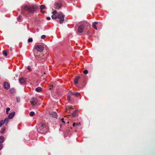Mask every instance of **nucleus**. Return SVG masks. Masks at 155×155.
<instances>
[{"mask_svg": "<svg viewBox=\"0 0 155 155\" xmlns=\"http://www.w3.org/2000/svg\"><path fill=\"white\" fill-rule=\"evenodd\" d=\"M40 130L43 132H46L49 130L47 124L42 123L40 127Z\"/></svg>", "mask_w": 155, "mask_h": 155, "instance_id": "1", "label": "nucleus"}, {"mask_svg": "<svg viewBox=\"0 0 155 155\" xmlns=\"http://www.w3.org/2000/svg\"><path fill=\"white\" fill-rule=\"evenodd\" d=\"M64 15L62 13L58 14L57 18L60 19L59 22L61 24L64 21Z\"/></svg>", "mask_w": 155, "mask_h": 155, "instance_id": "2", "label": "nucleus"}, {"mask_svg": "<svg viewBox=\"0 0 155 155\" xmlns=\"http://www.w3.org/2000/svg\"><path fill=\"white\" fill-rule=\"evenodd\" d=\"M35 48L37 51L40 52H41L43 51L44 47L42 45H36L35 47Z\"/></svg>", "mask_w": 155, "mask_h": 155, "instance_id": "3", "label": "nucleus"}, {"mask_svg": "<svg viewBox=\"0 0 155 155\" xmlns=\"http://www.w3.org/2000/svg\"><path fill=\"white\" fill-rule=\"evenodd\" d=\"M38 102V100L37 98L33 97L31 99L30 101V103L32 106H34L36 105Z\"/></svg>", "mask_w": 155, "mask_h": 155, "instance_id": "4", "label": "nucleus"}, {"mask_svg": "<svg viewBox=\"0 0 155 155\" xmlns=\"http://www.w3.org/2000/svg\"><path fill=\"white\" fill-rule=\"evenodd\" d=\"M3 87L6 90H8L10 88V84L7 82H4L3 83Z\"/></svg>", "mask_w": 155, "mask_h": 155, "instance_id": "5", "label": "nucleus"}, {"mask_svg": "<svg viewBox=\"0 0 155 155\" xmlns=\"http://www.w3.org/2000/svg\"><path fill=\"white\" fill-rule=\"evenodd\" d=\"M61 2H57L55 4L54 8L57 9H59L61 8Z\"/></svg>", "mask_w": 155, "mask_h": 155, "instance_id": "6", "label": "nucleus"}, {"mask_svg": "<svg viewBox=\"0 0 155 155\" xmlns=\"http://www.w3.org/2000/svg\"><path fill=\"white\" fill-rule=\"evenodd\" d=\"M84 28V26L83 25H81L79 26L78 29V31L79 33L83 32Z\"/></svg>", "mask_w": 155, "mask_h": 155, "instance_id": "7", "label": "nucleus"}, {"mask_svg": "<svg viewBox=\"0 0 155 155\" xmlns=\"http://www.w3.org/2000/svg\"><path fill=\"white\" fill-rule=\"evenodd\" d=\"M36 7L34 6H31L30 13H33L36 10Z\"/></svg>", "mask_w": 155, "mask_h": 155, "instance_id": "8", "label": "nucleus"}, {"mask_svg": "<svg viewBox=\"0 0 155 155\" xmlns=\"http://www.w3.org/2000/svg\"><path fill=\"white\" fill-rule=\"evenodd\" d=\"M15 114V112H13L9 114L8 116V118L9 119H12L14 117Z\"/></svg>", "mask_w": 155, "mask_h": 155, "instance_id": "9", "label": "nucleus"}, {"mask_svg": "<svg viewBox=\"0 0 155 155\" xmlns=\"http://www.w3.org/2000/svg\"><path fill=\"white\" fill-rule=\"evenodd\" d=\"M30 7L31 6L25 5L24 6V10L25 11H27L28 12L30 13Z\"/></svg>", "mask_w": 155, "mask_h": 155, "instance_id": "10", "label": "nucleus"}, {"mask_svg": "<svg viewBox=\"0 0 155 155\" xmlns=\"http://www.w3.org/2000/svg\"><path fill=\"white\" fill-rule=\"evenodd\" d=\"M19 81L21 83L25 84V80L23 78H21L19 79Z\"/></svg>", "mask_w": 155, "mask_h": 155, "instance_id": "11", "label": "nucleus"}, {"mask_svg": "<svg viewBox=\"0 0 155 155\" xmlns=\"http://www.w3.org/2000/svg\"><path fill=\"white\" fill-rule=\"evenodd\" d=\"M80 77L79 76L77 77L74 81V83L75 84H77L78 83V81L80 79Z\"/></svg>", "mask_w": 155, "mask_h": 155, "instance_id": "12", "label": "nucleus"}, {"mask_svg": "<svg viewBox=\"0 0 155 155\" xmlns=\"http://www.w3.org/2000/svg\"><path fill=\"white\" fill-rule=\"evenodd\" d=\"M98 23V22H94L92 24V27L96 30H97V28L96 25Z\"/></svg>", "mask_w": 155, "mask_h": 155, "instance_id": "13", "label": "nucleus"}, {"mask_svg": "<svg viewBox=\"0 0 155 155\" xmlns=\"http://www.w3.org/2000/svg\"><path fill=\"white\" fill-rule=\"evenodd\" d=\"M42 90V88L40 87H38L35 89V91L38 92H41Z\"/></svg>", "mask_w": 155, "mask_h": 155, "instance_id": "14", "label": "nucleus"}, {"mask_svg": "<svg viewBox=\"0 0 155 155\" xmlns=\"http://www.w3.org/2000/svg\"><path fill=\"white\" fill-rule=\"evenodd\" d=\"M51 115L54 117H57V114L55 112H52L51 114Z\"/></svg>", "mask_w": 155, "mask_h": 155, "instance_id": "15", "label": "nucleus"}, {"mask_svg": "<svg viewBox=\"0 0 155 155\" xmlns=\"http://www.w3.org/2000/svg\"><path fill=\"white\" fill-rule=\"evenodd\" d=\"M81 125L80 122L79 123H74L73 124V127H76L80 125Z\"/></svg>", "mask_w": 155, "mask_h": 155, "instance_id": "16", "label": "nucleus"}, {"mask_svg": "<svg viewBox=\"0 0 155 155\" xmlns=\"http://www.w3.org/2000/svg\"><path fill=\"white\" fill-rule=\"evenodd\" d=\"M3 54L4 55L5 57H7L8 55L7 51L4 50L2 52Z\"/></svg>", "mask_w": 155, "mask_h": 155, "instance_id": "17", "label": "nucleus"}, {"mask_svg": "<svg viewBox=\"0 0 155 155\" xmlns=\"http://www.w3.org/2000/svg\"><path fill=\"white\" fill-rule=\"evenodd\" d=\"M4 140V137L2 136H1L0 137V143H2Z\"/></svg>", "mask_w": 155, "mask_h": 155, "instance_id": "18", "label": "nucleus"}, {"mask_svg": "<svg viewBox=\"0 0 155 155\" xmlns=\"http://www.w3.org/2000/svg\"><path fill=\"white\" fill-rule=\"evenodd\" d=\"M5 130H6L5 127L3 128H2V129L0 131V133L2 134H3L4 133Z\"/></svg>", "mask_w": 155, "mask_h": 155, "instance_id": "19", "label": "nucleus"}, {"mask_svg": "<svg viewBox=\"0 0 155 155\" xmlns=\"http://www.w3.org/2000/svg\"><path fill=\"white\" fill-rule=\"evenodd\" d=\"M5 123L3 120H1L0 121V127H1Z\"/></svg>", "mask_w": 155, "mask_h": 155, "instance_id": "20", "label": "nucleus"}, {"mask_svg": "<svg viewBox=\"0 0 155 155\" xmlns=\"http://www.w3.org/2000/svg\"><path fill=\"white\" fill-rule=\"evenodd\" d=\"M35 113L33 111H31L30 112L29 115L31 116H33L35 115Z\"/></svg>", "mask_w": 155, "mask_h": 155, "instance_id": "21", "label": "nucleus"}, {"mask_svg": "<svg viewBox=\"0 0 155 155\" xmlns=\"http://www.w3.org/2000/svg\"><path fill=\"white\" fill-rule=\"evenodd\" d=\"M52 18L53 19H56L57 18V17L55 15H53L51 16Z\"/></svg>", "mask_w": 155, "mask_h": 155, "instance_id": "22", "label": "nucleus"}, {"mask_svg": "<svg viewBox=\"0 0 155 155\" xmlns=\"http://www.w3.org/2000/svg\"><path fill=\"white\" fill-rule=\"evenodd\" d=\"M45 5H42L41 6L40 8L41 10H42L43 9H45Z\"/></svg>", "mask_w": 155, "mask_h": 155, "instance_id": "23", "label": "nucleus"}, {"mask_svg": "<svg viewBox=\"0 0 155 155\" xmlns=\"http://www.w3.org/2000/svg\"><path fill=\"white\" fill-rule=\"evenodd\" d=\"M10 108L9 107H8L6 108V113L7 114H8V111L10 110Z\"/></svg>", "mask_w": 155, "mask_h": 155, "instance_id": "24", "label": "nucleus"}, {"mask_svg": "<svg viewBox=\"0 0 155 155\" xmlns=\"http://www.w3.org/2000/svg\"><path fill=\"white\" fill-rule=\"evenodd\" d=\"M9 118H6L4 120H3L4 122L5 123L6 122H7V124L8 122V121Z\"/></svg>", "mask_w": 155, "mask_h": 155, "instance_id": "25", "label": "nucleus"}, {"mask_svg": "<svg viewBox=\"0 0 155 155\" xmlns=\"http://www.w3.org/2000/svg\"><path fill=\"white\" fill-rule=\"evenodd\" d=\"M33 41V39L32 38H29L28 39V42H32Z\"/></svg>", "mask_w": 155, "mask_h": 155, "instance_id": "26", "label": "nucleus"}, {"mask_svg": "<svg viewBox=\"0 0 155 155\" xmlns=\"http://www.w3.org/2000/svg\"><path fill=\"white\" fill-rule=\"evenodd\" d=\"M88 73V71L87 70H85L84 72V73L85 74H87Z\"/></svg>", "mask_w": 155, "mask_h": 155, "instance_id": "27", "label": "nucleus"}, {"mask_svg": "<svg viewBox=\"0 0 155 155\" xmlns=\"http://www.w3.org/2000/svg\"><path fill=\"white\" fill-rule=\"evenodd\" d=\"M79 93H78V92H76L75 94H74V95L76 97H77V96H78L79 95Z\"/></svg>", "mask_w": 155, "mask_h": 155, "instance_id": "28", "label": "nucleus"}, {"mask_svg": "<svg viewBox=\"0 0 155 155\" xmlns=\"http://www.w3.org/2000/svg\"><path fill=\"white\" fill-rule=\"evenodd\" d=\"M57 13V12L56 11H53V12H52V14L53 15H55Z\"/></svg>", "mask_w": 155, "mask_h": 155, "instance_id": "29", "label": "nucleus"}, {"mask_svg": "<svg viewBox=\"0 0 155 155\" xmlns=\"http://www.w3.org/2000/svg\"><path fill=\"white\" fill-rule=\"evenodd\" d=\"M46 37V36L45 35H43L41 36V39H43Z\"/></svg>", "mask_w": 155, "mask_h": 155, "instance_id": "30", "label": "nucleus"}, {"mask_svg": "<svg viewBox=\"0 0 155 155\" xmlns=\"http://www.w3.org/2000/svg\"><path fill=\"white\" fill-rule=\"evenodd\" d=\"M70 97L69 96H68L67 100L68 101H70Z\"/></svg>", "mask_w": 155, "mask_h": 155, "instance_id": "31", "label": "nucleus"}, {"mask_svg": "<svg viewBox=\"0 0 155 155\" xmlns=\"http://www.w3.org/2000/svg\"><path fill=\"white\" fill-rule=\"evenodd\" d=\"M2 146L3 145L2 144H0V150L2 149Z\"/></svg>", "mask_w": 155, "mask_h": 155, "instance_id": "32", "label": "nucleus"}, {"mask_svg": "<svg viewBox=\"0 0 155 155\" xmlns=\"http://www.w3.org/2000/svg\"><path fill=\"white\" fill-rule=\"evenodd\" d=\"M76 115V114H75L74 113H73L72 114V117H74Z\"/></svg>", "mask_w": 155, "mask_h": 155, "instance_id": "33", "label": "nucleus"}, {"mask_svg": "<svg viewBox=\"0 0 155 155\" xmlns=\"http://www.w3.org/2000/svg\"><path fill=\"white\" fill-rule=\"evenodd\" d=\"M70 94L71 95H74V93H73V92H71V91H70Z\"/></svg>", "mask_w": 155, "mask_h": 155, "instance_id": "34", "label": "nucleus"}, {"mask_svg": "<svg viewBox=\"0 0 155 155\" xmlns=\"http://www.w3.org/2000/svg\"><path fill=\"white\" fill-rule=\"evenodd\" d=\"M16 99H17V101L18 102H19V101H20V99H19V98H18V97H17V98H16Z\"/></svg>", "mask_w": 155, "mask_h": 155, "instance_id": "35", "label": "nucleus"}, {"mask_svg": "<svg viewBox=\"0 0 155 155\" xmlns=\"http://www.w3.org/2000/svg\"><path fill=\"white\" fill-rule=\"evenodd\" d=\"M61 121L64 124H65V122L64 120V119H61Z\"/></svg>", "mask_w": 155, "mask_h": 155, "instance_id": "36", "label": "nucleus"}, {"mask_svg": "<svg viewBox=\"0 0 155 155\" xmlns=\"http://www.w3.org/2000/svg\"><path fill=\"white\" fill-rule=\"evenodd\" d=\"M47 19L48 20H49L51 19V18L50 17H47Z\"/></svg>", "mask_w": 155, "mask_h": 155, "instance_id": "37", "label": "nucleus"}, {"mask_svg": "<svg viewBox=\"0 0 155 155\" xmlns=\"http://www.w3.org/2000/svg\"><path fill=\"white\" fill-rule=\"evenodd\" d=\"M28 69L29 70H31V68L29 66L28 67Z\"/></svg>", "mask_w": 155, "mask_h": 155, "instance_id": "38", "label": "nucleus"}, {"mask_svg": "<svg viewBox=\"0 0 155 155\" xmlns=\"http://www.w3.org/2000/svg\"><path fill=\"white\" fill-rule=\"evenodd\" d=\"M53 87V86H50V90L51 89V87Z\"/></svg>", "mask_w": 155, "mask_h": 155, "instance_id": "39", "label": "nucleus"}, {"mask_svg": "<svg viewBox=\"0 0 155 155\" xmlns=\"http://www.w3.org/2000/svg\"><path fill=\"white\" fill-rule=\"evenodd\" d=\"M88 33H89V31L88 30V31L87 32V33L88 34Z\"/></svg>", "mask_w": 155, "mask_h": 155, "instance_id": "40", "label": "nucleus"}, {"mask_svg": "<svg viewBox=\"0 0 155 155\" xmlns=\"http://www.w3.org/2000/svg\"><path fill=\"white\" fill-rule=\"evenodd\" d=\"M42 10H41V12L44 13V12L42 11Z\"/></svg>", "mask_w": 155, "mask_h": 155, "instance_id": "41", "label": "nucleus"}, {"mask_svg": "<svg viewBox=\"0 0 155 155\" xmlns=\"http://www.w3.org/2000/svg\"><path fill=\"white\" fill-rule=\"evenodd\" d=\"M42 10H41V12L44 13V12L42 11Z\"/></svg>", "mask_w": 155, "mask_h": 155, "instance_id": "42", "label": "nucleus"}, {"mask_svg": "<svg viewBox=\"0 0 155 155\" xmlns=\"http://www.w3.org/2000/svg\"><path fill=\"white\" fill-rule=\"evenodd\" d=\"M69 108H70V109H73V108L72 107H69Z\"/></svg>", "mask_w": 155, "mask_h": 155, "instance_id": "43", "label": "nucleus"}, {"mask_svg": "<svg viewBox=\"0 0 155 155\" xmlns=\"http://www.w3.org/2000/svg\"><path fill=\"white\" fill-rule=\"evenodd\" d=\"M67 111V110L66 109V111Z\"/></svg>", "mask_w": 155, "mask_h": 155, "instance_id": "44", "label": "nucleus"}]
</instances>
